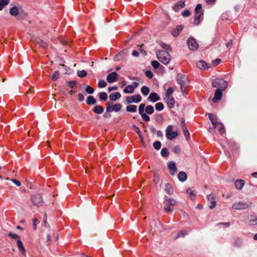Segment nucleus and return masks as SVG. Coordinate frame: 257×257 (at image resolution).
<instances>
[{"instance_id": "f257e3e1", "label": "nucleus", "mask_w": 257, "mask_h": 257, "mask_svg": "<svg viewBox=\"0 0 257 257\" xmlns=\"http://www.w3.org/2000/svg\"><path fill=\"white\" fill-rule=\"evenodd\" d=\"M10 14L16 17L18 20L23 19L25 16L24 10L19 4H16L10 9Z\"/></svg>"}, {"instance_id": "f03ea898", "label": "nucleus", "mask_w": 257, "mask_h": 257, "mask_svg": "<svg viewBox=\"0 0 257 257\" xmlns=\"http://www.w3.org/2000/svg\"><path fill=\"white\" fill-rule=\"evenodd\" d=\"M156 56L158 60L164 65L168 64L171 60V55L167 51L158 50L156 52Z\"/></svg>"}, {"instance_id": "7ed1b4c3", "label": "nucleus", "mask_w": 257, "mask_h": 257, "mask_svg": "<svg viewBox=\"0 0 257 257\" xmlns=\"http://www.w3.org/2000/svg\"><path fill=\"white\" fill-rule=\"evenodd\" d=\"M203 19V12L201 4L197 5L195 9V15L193 24L195 25H199Z\"/></svg>"}, {"instance_id": "20e7f679", "label": "nucleus", "mask_w": 257, "mask_h": 257, "mask_svg": "<svg viewBox=\"0 0 257 257\" xmlns=\"http://www.w3.org/2000/svg\"><path fill=\"white\" fill-rule=\"evenodd\" d=\"M212 86L213 87L217 88V89L225 90L227 87V83L223 79H216L213 81Z\"/></svg>"}, {"instance_id": "39448f33", "label": "nucleus", "mask_w": 257, "mask_h": 257, "mask_svg": "<svg viewBox=\"0 0 257 257\" xmlns=\"http://www.w3.org/2000/svg\"><path fill=\"white\" fill-rule=\"evenodd\" d=\"M31 201L34 205L38 207L41 206L43 204L42 195L39 193L32 195Z\"/></svg>"}, {"instance_id": "423d86ee", "label": "nucleus", "mask_w": 257, "mask_h": 257, "mask_svg": "<svg viewBox=\"0 0 257 257\" xmlns=\"http://www.w3.org/2000/svg\"><path fill=\"white\" fill-rule=\"evenodd\" d=\"M106 104L107 107L106 108V111L108 112H112L113 111L118 112L121 108V104L118 103L113 105L111 102H108Z\"/></svg>"}, {"instance_id": "0eeeda50", "label": "nucleus", "mask_w": 257, "mask_h": 257, "mask_svg": "<svg viewBox=\"0 0 257 257\" xmlns=\"http://www.w3.org/2000/svg\"><path fill=\"white\" fill-rule=\"evenodd\" d=\"M172 125H169L166 130V136L167 139L169 140H172L175 139L178 135L177 132H173L172 131Z\"/></svg>"}, {"instance_id": "6e6552de", "label": "nucleus", "mask_w": 257, "mask_h": 257, "mask_svg": "<svg viewBox=\"0 0 257 257\" xmlns=\"http://www.w3.org/2000/svg\"><path fill=\"white\" fill-rule=\"evenodd\" d=\"M187 44L189 49L192 51L196 50L199 47L198 42L194 38L192 37L188 39L187 41Z\"/></svg>"}, {"instance_id": "1a4fd4ad", "label": "nucleus", "mask_w": 257, "mask_h": 257, "mask_svg": "<svg viewBox=\"0 0 257 257\" xmlns=\"http://www.w3.org/2000/svg\"><path fill=\"white\" fill-rule=\"evenodd\" d=\"M176 80L178 84L181 85V89H182V87L184 86L187 81V77L183 74L179 73L177 74L176 77Z\"/></svg>"}, {"instance_id": "9d476101", "label": "nucleus", "mask_w": 257, "mask_h": 257, "mask_svg": "<svg viewBox=\"0 0 257 257\" xmlns=\"http://www.w3.org/2000/svg\"><path fill=\"white\" fill-rule=\"evenodd\" d=\"M142 97L140 95H134L132 96H127L126 98V101L127 103H132L133 102L139 103L142 100Z\"/></svg>"}, {"instance_id": "9b49d317", "label": "nucleus", "mask_w": 257, "mask_h": 257, "mask_svg": "<svg viewBox=\"0 0 257 257\" xmlns=\"http://www.w3.org/2000/svg\"><path fill=\"white\" fill-rule=\"evenodd\" d=\"M249 205L246 203L239 202L234 203L232 204V207L233 209L240 210L245 209L248 207Z\"/></svg>"}, {"instance_id": "f8f14e48", "label": "nucleus", "mask_w": 257, "mask_h": 257, "mask_svg": "<svg viewBox=\"0 0 257 257\" xmlns=\"http://www.w3.org/2000/svg\"><path fill=\"white\" fill-rule=\"evenodd\" d=\"M207 200L208 202L210 203V204L209 205V207L210 209H213L215 207L216 204L215 196L212 194L208 195Z\"/></svg>"}, {"instance_id": "ddd939ff", "label": "nucleus", "mask_w": 257, "mask_h": 257, "mask_svg": "<svg viewBox=\"0 0 257 257\" xmlns=\"http://www.w3.org/2000/svg\"><path fill=\"white\" fill-rule=\"evenodd\" d=\"M118 74L115 72H113L108 74L106 77L107 81L108 83H113L116 81Z\"/></svg>"}, {"instance_id": "4468645a", "label": "nucleus", "mask_w": 257, "mask_h": 257, "mask_svg": "<svg viewBox=\"0 0 257 257\" xmlns=\"http://www.w3.org/2000/svg\"><path fill=\"white\" fill-rule=\"evenodd\" d=\"M168 167L171 175H174L177 171L175 163L173 161L169 162L168 164Z\"/></svg>"}, {"instance_id": "2eb2a0df", "label": "nucleus", "mask_w": 257, "mask_h": 257, "mask_svg": "<svg viewBox=\"0 0 257 257\" xmlns=\"http://www.w3.org/2000/svg\"><path fill=\"white\" fill-rule=\"evenodd\" d=\"M223 90L216 89L215 92L214 96L212 99L213 102L216 103L220 100L222 96V91Z\"/></svg>"}, {"instance_id": "dca6fc26", "label": "nucleus", "mask_w": 257, "mask_h": 257, "mask_svg": "<svg viewBox=\"0 0 257 257\" xmlns=\"http://www.w3.org/2000/svg\"><path fill=\"white\" fill-rule=\"evenodd\" d=\"M164 99L170 108L174 107L175 100L172 96H165Z\"/></svg>"}, {"instance_id": "f3484780", "label": "nucleus", "mask_w": 257, "mask_h": 257, "mask_svg": "<svg viewBox=\"0 0 257 257\" xmlns=\"http://www.w3.org/2000/svg\"><path fill=\"white\" fill-rule=\"evenodd\" d=\"M185 6V1H180L178 2L173 7V10L175 12H178L180 9L184 8Z\"/></svg>"}, {"instance_id": "a211bd4d", "label": "nucleus", "mask_w": 257, "mask_h": 257, "mask_svg": "<svg viewBox=\"0 0 257 257\" xmlns=\"http://www.w3.org/2000/svg\"><path fill=\"white\" fill-rule=\"evenodd\" d=\"M144 110H145V109L144 108H139V113L141 115L143 120L146 122H148L150 121V118L149 115L144 113Z\"/></svg>"}, {"instance_id": "6ab92c4d", "label": "nucleus", "mask_w": 257, "mask_h": 257, "mask_svg": "<svg viewBox=\"0 0 257 257\" xmlns=\"http://www.w3.org/2000/svg\"><path fill=\"white\" fill-rule=\"evenodd\" d=\"M148 99L153 102H155L160 100V97L155 92H152L149 97Z\"/></svg>"}, {"instance_id": "aec40b11", "label": "nucleus", "mask_w": 257, "mask_h": 257, "mask_svg": "<svg viewBox=\"0 0 257 257\" xmlns=\"http://www.w3.org/2000/svg\"><path fill=\"white\" fill-rule=\"evenodd\" d=\"M208 117L210 121H211V123L213 125V126L214 128H217L218 126V122L217 121V118L216 116L214 115L212 113H209L208 114Z\"/></svg>"}, {"instance_id": "412c9836", "label": "nucleus", "mask_w": 257, "mask_h": 257, "mask_svg": "<svg viewBox=\"0 0 257 257\" xmlns=\"http://www.w3.org/2000/svg\"><path fill=\"white\" fill-rule=\"evenodd\" d=\"M17 245L19 251L24 255H26V250L23 246V242L20 239H17Z\"/></svg>"}, {"instance_id": "4be33fe9", "label": "nucleus", "mask_w": 257, "mask_h": 257, "mask_svg": "<svg viewBox=\"0 0 257 257\" xmlns=\"http://www.w3.org/2000/svg\"><path fill=\"white\" fill-rule=\"evenodd\" d=\"M248 221L250 225H257V216L250 215L248 217Z\"/></svg>"}, {"instance_id": "5701e85b", "label": "nucleus", "mask_w": 257, "mask_h": 257, "mask_svg": "<svg viewBox=\"0 0 257 257\" xmlns=\"http://www.w3.org/2000/svg\"><path fill=\"white\" fill-rule=\"evenodd\" d=\"M178 178L181 182H184L187 180V176L184 171L180 172L178 174Z\"/></svg>"}, {"instance_id": "b1692460", "label": "nucleus", "mask_w": 257, "mask_h": 257, "mask_svg": "<svg viewBox=\"0 0 257 257\" xmlns=\"http://www.w3.org/2000/svg\"><path fill=\"white\" fill-rule=\"evenodd\" d=\"M121 97L120 93L118 92L112 93L109 95V99L111 101H115Z\"/></svg>"}, {"instance_id": "393cba45", "label": "nucleus", "mask_w": 257, "mask_h": 257, "mask_svg": "<svg viewBox=\"0 0 257 257\" xmlns=\"http://www.w3.org/2000/svg\"><path fill=\"white\" fill-rule=\"evenodd\" d=\"M183 27L182 25L177 26L176 29L172 31V35L176 37L182 31Z\"/></svg>"}, {"instance_id": "a878e982", "label": "nucleus", "mask_w": 257, "mask_h": 257, "mask_svg": "<svg viewBox=\"0 0 257 257\" xmlns=\"http://www.w3.org/2000/svg\"><path fill=\"white\" fill-rule=\"evenodd\" d=\"M197 67L200 69H207V63L203 60H200L196 63Z\"/></svg>"}, {"instance_id": "bb28decb", "label": "nucleus", "mask_w": 257, "mask_h": 257, "mask_svg": "<svg viewBox=\"0 0 257 257\" xmlns=\"http://www.w3.org/2000/svg\"><path fill=\"white\" fill-rule=\"evenodd\" d=\"M103 111L104 108L100 105H96L93 109V111L95 114H101Z\"/></svg>"}, {"instance_id": "cd10ccee", "label": "nucleus", "mask_w": 257, "mask_h": 257, "mask_svg": "<svg viewBox=\"0 0 257 257\" xmlns=\"http://www.w3.org/2000/svg\"><path fill=\"white\" fill-rule=\"evenodd\" d=\"M244 181L241 179L236 180L234 183L235 187L238 190L241 189L242 187L244 186Z\"/></svg>"}, {"instance_id": "c85d7f7f", "label": "nucleus", "mask_w": 257, "mask_h": 257, "mask_svg": "<svg viewBox=\"0 0 257 257\" xmlns=\"http://www.w3.org/2000/svg\"><path fill=\"white\" fill-rule=\"evenodd\" d=\"M96 103V100L93 96H88L86 99V103L88 105H93Z\"/></svg>"}, {"instance_id": "c756f323", "label": "nucleus", "mask_w": 257, "mask_h": 257, "mask_svg": "<svg viewBox=\"0 0 257 257\" xmlns=\"http://www.w3.org/2000/svg\"><path fill=\"white\" fill-rule=\"evenodd\" d=\"M137 107L135 105L130 104L126 106V110L127 112H135L137 111Z\"/></svg>"}, {"instance_id": "7c9ffc66", "label": "nucleus", "mask_w": 257, "mask_h": 257, "mask_svg": "<svg viewBox=\"0 0 257 257\" xmlns=\"http://www.w3.org/2000/svg\"><path fill=\"white\" fill-rule=\"evenodd\" d=\"M36 43L38 44L40 46L43 47V48H46L47 47V43L41 39L39 38H38L36 39Z\"/></svg>"}, {"instance_id": "2f4dec72", "label": "nucleus", "mask_w": 257, "mask_h": 257, "mask_svg": "<svg viewBox=\"0 0 257 257\" xmlns=\"http://www.w3.org/2000/svg\"><path fill=\"white\" fill-rule=\"evenodd\" d=\"M165 190L166 192L169 195H172L173 193V189L171 185L169 183L166 184Z\"/></svg>"}, {"instance_id": "473e14b6", "label": "nucleus", "mask_w": 257, "mask_h": 257, "mask_svg": "<svg viewBox=\"0 0 257 257\" xmlns=\"http://www.w3.org/2000/svg\"><path fill=\"white\" fill-rule=\"evenodd\" d=\"M186 192L190 195V197L191 200H193L195 199L196 196V192L194 190H193L191 188H188L186 190Z\"/></svg>"}, {"instance_id": "72a5a7b5", "label": "nucleus", "mask_w": 257, "mask_h": 257, "mask_svg": "<svg viewBox=\"0 0 257 257\" xmlns=\"http://www.w3.org/2000/svg\"><path fill=\"white\" fill-rule=\"evenodd\" d=\"M164 203L169 204L172 207L176 204V201L173 198H168L167 197L165 199Z\"/></svg>"}, {"instance_id": "f704fd0d", "label": "nucleus", "mask_w": 257, "mask_h": 257, "mask_svg": "<svg viewBox=\"0 0 257 257\" xmlns=\"http://www.w3.org/2000/svg\"><path fill=\"white\" fill-rule=\"evenodd\" d=\"M134 91V89L132 85H127L123 89V92L125 93H132Z\"/></svg>"}, {"instance_id": "c9c22d12", "label": "nucleus", "mask_w": 257, "mask_h": 257, "mask_svg": "<svg viewBox=\"0 0 257 257\" xmlns=\"http://www.w3.org/2000/svg\"><path fill=\"white\" fill-rule=\"evenodd\" d=\"M145 112H146L145 113L148 114H153L154 112V107L151 105H147L145 107Z\"/></svg>"}, {"instance_id": "e433bc0d", "label": "nucleus", "mask_w": 257, "mask_h": 257, "mask_svg": "<svg viewBox=\"0 0 257 257\" xmlns=\"http://www.w3.org/2000/svg\"><path fill=\"white\" fill-rule=\"evenodd\" d=\"M132 127L133 128L134 130L136 132V133L138 135L139 138L141 139L142 142H143V137L140 128L135 125H133Z\"/></svg>"}, {"instance_id": "4c0bfd02", "label": "nucleus", "mask_w": 257, "mask_h": 257, "mask_svg": "<svg viewBox=\"0 0 257 257\" xmlns=\"http://www.w3.org/2000/svg\"><path fill=\"white\" fill-rule=\"evenodd\" d=\"M141 91L144 96H147L150 92V89L146 86H143L141 89Z\"/></svg>"}, {"instance_id": "58836bf2", "label": "nucleus", "mask_w": 257, "mask_h": 257, "mask_svg": "<svg viewBox=\"0 0 257 257\" xmlns=\"http://www.w3.org/2000/svg\"><path fill=\"white\" fill-rule=\"evenodd\" d=\"M10 3V0H0V11L3 10L4 8L8 5Z\"/></svg>"}, {"instance_id": "ea45409f", "label": "nucleus", "mask_w": 257, "mask_h": 257, "mask_svg": "<svg viewBox=\"0 0 257 257\" xmlns=\"http://www.w3.org/2000/svg\"><path fill=\"white\" fill-rule=\"evenodd\" d=\"M98 95L100 100L105 101L107 99L108 97L107 93L105 92H100Z\"/></svg>"}, {"instance_id": "a19ab883", "label": "nucleus", "mask_w": 257, "mask_h": 257, "mask_svg": "<svg viewBox=\"0 0 257 257\" xmlns=\"http://www.w3.org/2000/svg\"><path fill=\"white\" fill-rule=\"evenodd\" d=\"M155 108L157 111H162L164 109V106L162 102H158L155 104Z\"/></svg>"}, {"instance_id": "79ce46f5", "label": "nucleus", "mask_w": 257, "mask_h": 257, "mask_svg": "<svg viewBox=\"0 0 257 257\" xmlns=\"http://www.w3.org/2000/svg\"><path fill=\"white\" fill-rule=\"evenodd\" d=\"M217 128H218V131L219 133L221 134V135H222L225 133V128L222 123L218 122V126Z\"/></svg>"}, {"instance_id": "37998d69", "label": "nucleus", "mask_w": 257, "mask_h": 257, "mask_svg": "<svg viewBox=\"0 0 257 257\" xmlns=\"http://www.w3.org/2000/svg\"><path fill=\"white\" fill-rule=\"evenodd\" d=\"M187 234V232L186 230H182L178 233L175 239H177L179 237H183Z\"/></svg>"}, {"instance_id": "c03bdc74", "label": "nucleus", "mask_w": 257, "mask_h": 257, "mask_svg": "<svg viewBox=\"0 0 257 257\" xmlns=\"http://www.w3.org/2000/svg\"><path fill=\"white\" fill-rule=\"evenodd\" d=\"M161 154L162 157H167L169 155V152L167 148H163L161 150Z\"/></svg>"}, {"instance_id": "a18cd8bd", "label": "nucleus", "mask_w": 257, "mask_h": 257, "mask_svg": "<svg viewBox=\"0 0 257 257\" xmlns=\"http://www.w3.org/2000/svg\"><path fill=\"white\" fill-rule=\"evenodd\" d=\"M160 44L162 48L166 49V50L168 51H171V48L169 45L163 42H160Z\"/></svg>"}, {"instance_id": "49530a36", "label": "nucleus", "mask_w": 257, "mask_h": 257, "mask_svg": "<svg viewBox=\"0 0 257 257\" xmlns=\"http://www.w3.org/2000/svg\"><path fill=\"white\" fill-rule=\"evenodd\" d=\"M6 180H10V181H12L13 183H14L15 184H16L17 186H20L21 185V182L18 181V180H16V179H14L10 178L9 177H7L6 178Z\"/></svg>"}, {"instance_id": "de8ad7c7", "label": "nucleus", "mask_w": 257, "mask_h": 257, "mask_svg": "<svg viewBox=\"0 0 257 257\" xmlns=\"http://www.w3.org/2000/svg\"><path fill=\"white\" fill-rule=\"evenodd\" d=\"M153 147L155 149L159 150L161 147V143L159 141H156L153 144Z\"/></svg>"}, {"instance_id": "09e8293b", "label": "nucleus", "mask_w": 257, "mask_h": 257, "mask_svg": "<svg viewBox=\"0 0 257 257\" xmlns=\"http://www.w3.org/2000/svg\"><path fill=\"white\" fill-rule=\"evenodd\" d=\"M106 85H107L106 82L103 80H100L98 83V87L99 88H104V87H106Z\"/></svg>"}, {"instance_id": "8fccbe9b", "label": "nucleus", "mask_w": 257, "mask_h": 257, "mask_svg": "<svg viewBox=\"0 0 257 257\" xmlns=\"http://www.w3.org/2000/svg\"><path fill=\"white\" fill-rule=\"evenodd\" d=\"M59 75H60V74L58 71H55V72L54 73V74H53V75L52 76V80L53 81L57 80L59 78Z\"/></svg>"}, {"instance_id": "3c124183", "label": "nucleus", "mask_w": 257, "mask_h": 257, "mask_svg": "<svg viewBox=\"0 0 257 257\" xmlns=\"http://www.w3.org/2000/svg\"><path fill=\"white\" fill-rule=\"evenodd\" d=\"M77 75L79 77H84L86 76L87 72L85 70H80L77 71Z\"/></svg>"}, {"instance_id": "603ef678", "label": "nucleus", "mask_w": 257, "mask_h": 257, "mask_svg": "<svg viewBox=\"0 0 257 257\" xmlns=\"http://www.w3.org/2000/svg\"><path fill=\"white\" fill-rule=\"evenodd\" d=\"M151 64L153 67L155 69L158 68L160 65V63L156 60L152 61Z\"/></svg>"}, {"instance_id": "864d4df0", "label": "nucleus", "mask_w": 257, "mask_h": 257, "mask_svg": "<svg viewBox=\"0 0 257 257\" xmlns=\"http://www.w3.org/2000/svg\"><path fill=\"white\" fill-rule=\"evenodd\" d=\"M165 205L164 206V209L167 212H171L173 211V208H171V206L169 204L165 203Z\"/></svg>"}, {"instance_id": "5fc2aeb1", "label": "nucleus", "mask_w": 257, "mask_h": 257, "mask_svg": "<svg viewBox=\"0 0 257 257\" xmlns=\"http://www.w3.org/2000/svg\"><path fill=\"white\" fill-rule=\"evenodd\" d=\"M85 91L88 94H91L94 93V90L92 87L88 85V86H86V87L85 88Z\"/></svg>"}, {"instance_id": "6e6d98bb", "label": "nucleus", "mask_w": 257, "mask_h": 257, "mask_svg": "<svg viewBox=\"0 0 257 257\" xmlns=\"http://www.w3.org/2000/svg\"><path fill=\"white\" fill-rule=\"evenodd\" d=\"M174 92V89L172 87H169L165 94V96H172V94H173Z\"/></svg>"}, {"instance_id": "4d7b16f0", "label": "nucleus", "mask_w": 257, "mask_h": 257, "mask_svg": "<svg viewBox=\"0 0 257 257\" xmlns=\"http://www.w3.org/2000/svg\"><path fill=\"white\" fill-rule=\"evenodd\" d=\"M184 131V134L186 138V139L188 141L190 139V134L188 131V130L187 129L186 127L183 129Z\"/></svg>"}, {"instance_id": "13d9d810", "label": "nucleus", "mask_w": 257, "mask_h": 257, "mask_svg": "<svg viewBox=\"0 0 257 257\" xmlns=\"http://www.w3.org/2000/svg\"><path fill=\"white\" fill-rule=\"evenodd\" d=\"M8 236L12 238L20 239V236L18 235L15 233H13L11 232H10L9 233Z\"/></svg>"}, {"instance_id": "bf43d9fd", "label": "nucleus", "mask_w": 257, "mask_h": 257, "mask_svg": "<svg viewBox=\"0 0 257 257\" xmlns=\"http://www.w3.org/2000/svg\"><path fill=\"white\" fill-rule=\"evenodd\" d=\"M67 84H68V86L69 87L73 88L75 86V85L76 84V81L72 80V81H68L67 82Z\"/></svg>"}, {"instance_id": "052dcab7", "label": "nucleus", "mask_w": 257, "mask_h": 257, "mask_svg": "<svg viewBox=\"0 0 257 257\" xmlns=\"http://www.w3.org/2000/svg\"><path fill=\"white\" fill-rule=\"evenodd\" d=\"M145 75L149 79H151L153 77V73L150 70H147L145 72Z\"/></svg>"}, {"instance_id": "680f3d73", "label": "nucleus", "mask_w": 257, "mask_h": 257, "mask_svg": "<svg viewBox=\"0 0 257 257\" xmlns=\"http://www.w3.org/2000/svg\"><path fill=\"white\" fill-rule=\"evenodd\" d=\"M184 17H188L190 15V12L189 10H185L182 13Z\"/></svg>"}, {"instance_id": "e2e57ef3", "label": "nucleus", "mask_w": 257, "mask_h": 257, "mask_svg": "<svg viewBox=\"0 0 257 257\" xmlns=\"http://www.w3.org/2000/svg\"><path fill=\"white\" fill-rule=\"evenodd\" d=\"M159 181V176L158 174H155L154 176V182L155 184H157Z\"/></svg>"}, {"instance_id": "0e129e2a", "label": "nucleus", "mask_w": 257, "mask_h": 257, "mask_svg": "<svg viewBox=\"0 0 257 257\" xmlns=\"http://www.w3.org/2000/svg\"><path fill=\"white\" fill-rule=\"evenodd\" d=\"M221 62V59H216L214 61L212 62V65L213 66H216L218 65Z\"/></svg>"}, {"instance_id": "69168bd1", "label": "nucleus", "mask_w": 257, "mask_h": 257, "mask_svg": "<svg viewBox=\"0 0 257 257\" xmlns=\"http://www.w3.org/2000/svg\"><path fill=\"white\" fill-rule=\"evenodd\" d=\"M78 100L80 102L84 100V97L82 93H79L78 94V97H77Z\"/></svg>"}, {"instance_id": "338daca9", "label": "nucleus", "mask_w": 257, "mask_h": 257, "mask_svg": "<svg viewBox=\"0 0 257 257\" xmlns=\"http://www.w3.org/2000/svg\"><path fill=\"white\" fill-rule=\"evenodd\" d=\"M173 152L176 154H179L180 152V149L179 146H175L173 148Z\"/></svg>"}, {"instance_id": "774afa93", "label": "nucleus", "mask_w": 257, "mask_h": 257, "mask_svg": "<svg viewBox=\"0 0 257 257\" xmlns=\"http://www.w3.org/2000/svg\"><path fill=\"white\" fill-rule=\"evenodd\" d=\"M110 112L106 111L103 114V116L105 118H110L111 117Z\"/></svg>"}]
</instances>
